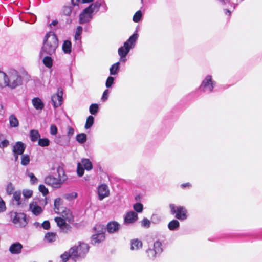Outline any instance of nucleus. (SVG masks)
Returning <instances> with one entry per match:
<instances>
[{"instance_id": "1", "label": "nucleus", "mask_w": 262, "mask_h": 262, "mask_svg": "<svg viewBox=\"0 0 262 262\" xmlns=\"http://www.w3.org/2000/svg\"><path fill=\"white\" fill-rule=\"evenodd\" d=\"M58 47V39L56 34L52 31L47 33L43 40L40 56H52L55 54Z\"/></svg>"}, {"instance_id": "2", "label": "nucleus", "mask_w": 262, "mask_h": 262, "mask_svg": "<svg viewBox=\"0 0 262 262\" xmlns=\"http://www.w3.org/2000/svg\"><path fill=\"white\" fill-rule=\"evenodd\" d=\"M1 74L5 86L13 90L23 84V78L16 70L10 69L6 72L1 71Z\"/></svg>"}, {"instance_id": "3", "label": "nucleus", "mask_w": 262, "mask_h": 262, "mask_svg": "<svg viewBox=\"0 0 262 262\" xmlns=\"http://www.w3.org/2000/svg\"><path fill=\"white\" fill-rule=\"evenodd\" d=\"M89 250V245L83 242H78V245H75L70 248L72 252V260L74 261L81 260L85 257Z\"/></svg>"}, {"instance_id": "4", "label": "nucleus", "mask_w": 262, "mask_h": 262, "mask_svg": "<svg viewBox=\"0 0 262 262\" xmlns=\"http://www.w3.org/2000/svg\"><path fill=\"white\" fill-rule=\"evenodd\" d=\"M100 5L101 4L99 2H96L84 9L79 15V23L82 24L91 21L93 18V13L99 11Z\"/></svg>"}, {"instance_id": "5", "label": "nucleus", "mask_w": 262, "mask_h": 262, "mask_svg": "<svg viewBox=\"0 0 262 262\" xmlns=\"http://www.w3.org/2000/svg\"><path fill=\"white\" fill-rule=\"evenodd\" d=\"M94 234L92 236V243L98 244L105 239V228L101 225H96L94 228Z\"/></svg>"}, {"instance_id": "6", "label": "nucleus", "mask_w": 262, "mask_h": 262, "mask_svg": "<svg viewBox=\"0 0 262 262\" xmlns=\"http://www.w3.org/2000/svg\"><path fill=\"white\" fill-rule=\"evenodd\" d=\"M216 85V82L212 79L211 75H207L202 81L199 89L204 93H210L213 92Z\"/></svg>"}, {"instance_id": "7", "label": "nucleus", "mask_w": 262, "mask_h": 262, "mask_svg": "<svg viewBox=\"0 0 262 262\" xmlns=\"http://www.w3.org/2000/svg\"><path fill=\"white\" fill-rule=\"evenodd\" d=\"M170 212L172 214H175V217L178 220L183 221L187 218V210L183 206H176L173 204H169Z\"/></svg>"}, {"instance_id": "8", "label": "nucleus", "mask_w": 262, "mask_h": 262, "mask_svg": "<svg viewBox=\"0 0 262 262\" xmlns=\"http://www.w3.org/2000/svg\"><path fill=\"white\" fill-rule=\"evenodd\" d=\"M11 217L13 223L18 227H24L28 224L26 215L24 213L11 212Z\"/></svg>"}, {"instance_id": "9", "label": "nucleus", "mask_w": 262, "mask_h": 262, "mask_svg": "<svg viewBox=\"0 0 262 262\" xmlns=\"http://www.w3.org/2000/svg\"><path fill=\"white\" fill-rule=\"evenodd\" d=\"M29 210L34 215L38 216L42 213L43 207L40 206L38 200H34L29 204Z\"/></svg>"}, {"instance_id": "10", "label": "nucleus", "mask_w": 262, "mask_h": 262, "mask_svg": "<svg viewBox=\"0 0 262 262\" xmlns=\"http://www.w3.org/2000/svg\"><path fill=\"white\" fill-rule=\"evenodd\" d=\"M45 183L53 188H59L61 187L63 182L60 178H55L52 175H49L45 178Z\"/></svg>"}, {"instance_id": "11", "label": "nucleus", "mask_w": 262, "mask_h": 262, "mask_svg": "<svg viewBox=\"0 0 262 262\" xmlns=\"http://www.w3.org/2000/svg\"><path fill=\"white\" fill-rule=\"evenodd\" d=\"M55 221L57 226L59 227L61 232L67 233L71 231V227L66 223V220L61 217H56L55 218Z\"/></svg>"}, {"instance_id": "12", "label": "nucleus", "mask_w": 262, "mask_h": 262, "mask_svg": "<svg viewBox=\"0 0 262 262\" xmlns=\"http://www.w3.org/2000/svg\"><path fill=\"white\" fill-rule=\"evenodd\" d=\"M63 92L60 88L58 89L56 94L52 96V101L55 108L58 107L62 103Z\"/></svg>"}, {"instance_id": "13", "label": "nucleus", "mask_w": 262, "mask_h": 262, "mask_svg": "<svg viewBox=\"0 0 262 262\" xmlns=\"http://www.w3.org/2000/svg\"><path fill=\"white\" fill-rule=\"evenodd\" d=\"M74 7L72 3L64 5L61 8V14L68 17H70L72 15L75 16L76 12L74 9Z\"/></svg>"}, {"instance_id": "14", "label": "nucleus", "mask_w": 262, "mask_h": 262, "mask_svg": "<svg viewBox=\"0 0 262 262\" xmlns=\"http://www.w3.org/2000/svg\"><path fill=\"white\" fill-rule=\"evenodd\" d=\"M99 199L102 200L104 198L108 196L110 194L108 188L106 185L102 184L98 188Z\"/></svg>"}, {"instance_id": "15", "label": "nucleus", "mask_w": 262, "mask_h": 262, "mask_svg": "<svg viewBox=\"0 0 262 262\" xmlns=\"http://www.w3.org/2000/svg\"><path fill=\"white\" fill-rule=\"evenodd\" d=\"M59 214H60L61 217L66 220L67 222L71 223L73 221V216L69 209L61 207Z\"/></svg>"}, {"instance_id": "16", "label": "nucleus", "mask_w": 262, "mask_h": 262, "mask_svg": "<svg viewBox=\"0 0 262 262\" xmlns=\"http://www.w3.org/2000/svg\"><path fill=\"white\" fill-rule=\"evenodd\" d=\"M120 228V225L118 222L112 221L107 224L105 230L106 229L109 233H114L117 232Z\"/></svg>"}, {"instance_id": "17", "label": "nucleus", "mask_w": 262, "mask_h": 262, "mask_svg": "<svg viewBox=\"0 0 262 262\" xmlns=\"http://www.w3.org/2000/svg\"><path fill=\"white\" fill-rule=\"evenodd\" d=\"M138 219V214L134 211L127 212L124 218V223L125 224H131L135 222Z\"/></svg>"}, {"instance_id": "18", "label": "nucleus", "mask_w": 262, "mask_h": 262, "mask_svg": "<svg viewBox=\"0 0 262 262\" xmlns=\"http://www.w3.org/2000/svg\"><path fill=\"white\" fill-rule=\"evenodd\" d=\"M25 148V144L20 141H18L13 146V153L21 154V155L24 153Z\"/></svg>"}, {"instance_id": "19", "label": "nucleus", "mask_w": 262, "mask_h": 262, "mask_svg": "<svg viewBox=\"0 0 262 262\" xmlns=\"http://www.w3.org/2000/svg\"><path fill=\"white\" fill-rule=\"evenodd\" d=\"M22 248L23 245L18 242H16L10 246L9 251L12 254H18L21 253Z\"/></svg>"}, {"instance_id": "20", "label": "nucleus", "mask_w": 262, "mask_h": 262, "mask_svg": "<svg viewBox=\"0 0 262 262\" xmlns=\"http://www.w3.org/2000/svg\"><path fill=\"white\" fill-rule=\"evenodd\" d=\"M132 49V46L128 45V42H124V46L119 48L118 54L120 56H126Z\"/></svg>"}, {"instance_id": "21", "label": "nucleus", "mask_w": 262, "mask_h": 262, "mask_svg": "<svg viewBox=\"0 0 262 262\" xmlns=\"http://www.w3.org/2000/svg\"><path fill=\"white\" fill-rule=\"evenodd\" d=\"M32 103L36 110H42L44 108V103L42 100L38 97L34 98L32 100Z\"/></svg>"}, {"instance_id": "22", "label": "nucleus", "mask_w": 262, "mask_h": 262, "mask_svg": "<svg viewBox=\"0 0 262 262\" xmlns=\"http://www.w3.org/2000/svg\"><path fill=\"white\" fill-rule=\"evenodd\" d=\"M142 247V242L141 241L136 238L130 241V249L132 250H138Z\"/></svg>"}, {"instance_id": "23", "label": "nucleus", "mask_w": 262, "mask_h": 262, "mask_svg": "<svg viewBox=\"0 0 262 262\" xmlns=\"http://www.w3.org/2000/svg\"><path fill=\"white\" fill-rule=\"evenodd\" d=\"M72 43L68 40H65L62 46V49L65 54H70L71 52Z\"/></svg>"}, {"instance_id": "24", "label": "nucleus", "mask_w": 262, "mask_h": 262, "mask_svg": "<svg viewBox=\"0 0 262 262\" xmlns=\"http://www.w3.org/2000/svg\"><path fill=\"white\" fill-rule=\"evenodd\" d=\"M80 163L86 170L89 171L93 168L92 163L88 159H82Z\"/></svg>"}, {"instance_id": "25", "label": "nucleus", "mask_w": 262, "mask_h": 262, "mask_svg": "<svg viewBox=\"0 0 262 262\" xmlns=\"http://www.w3.org/2000/svg\"><path fill=\"white\" fill-rule=\"evenodd\" d=\"M57 234L54 232H48L45 236V239L49 243H52L56 241Z\"/></svg>"}, {"instance_id": "26", "label": "nucleus", "mask_w": 262, "mask_h": 262, "mask_svg": "<svg viewBox=\"0 0 262 262\" xmlns=\"http://www.w3.org/2000/svg\"><path fill=\"white\" fill-rule=\"evenodd\" d=\"M153 249L160 254L163 251L162 244L160 241H156L153 245Z\"/></svg>"}, {"instance_id": "27", "label": "nucleus", "mask_w": 262, "mask_h": 262, "mask_svg": "<svg viewBox=\"0 0 262 262\" xmlns=\"http://www.w3.org/2000/svg\"><path fill=\"white\" fill-rule=\"evenodd\" d=\"M179 226L180 223L179 221L176 220H173L170 221L168 225V227L170 230H177Z\"/></svg>"}, {"instance_id": "28", "label": "nucleus", "mask_w": 262, "mask_h": 262, "mask_svg": "<svg viewBox=\"0 0 262 262\" xmlns=\"http://www.w3.org/2000/svg\"><path fill=\"white\" fill-rule=\"evenodd\" d=\"M9 123L11 127H16L18 126L19 122L14 115H11L9 117Z\"/></svg>"}, {"instance_id": "29", "label": "nucleus", "mask_w": 262, "mask_h": 262, "mask_svg": "<svg viewBox=\"0 0 262 262\" xmlns=\"http://www.w3.org/2000/svg\"><path fill=\"white\" fill-rule=\"evenodd\" d=\"M138 37V34L137 33L133 34L129 39L125 42H128V45L131 46L132 48L134 47L135 43Z\"/></svg>"}, {"instance_id": "30", "label": "nucleus", "mask_w": 262, "mask_h": 262, "mask_svg": "<svg viewBox=\"0 0 262 262\" xmlns=\"http://www.w3.org/2000/svg\"><path fill=\"white\" fill-rule=\"evenodd\" d=\"M62 200L60 198H58L56 199L54 201V210L56 213H59L60 210H61V208H60V205L62 204Z\"/></svg>"}, {"instance_id": "31", "label": "nucleus", "mask_w": 262, "mask_h": 262, "mask_svg": "<svg viewBox=\"0 0 262 262\" xmlns=\"http://www.w3.org/2000/svg\"><path fill=\"white\" fill-rule=\"evenodd\" d=\"M60 258L63 262H67L70 258L72 259V252L70 251V249L68 251H66L61 254Z\"/></svg>"}, {"instance_id": "32", "label": "nucleus", "mask_w": 262, "mask_h": 262, "mask_svg": "<svg viewBox=\"0 0 262 262\" xmlns=\"http://www.w3.org/2000/svg\"><path fill=\"white\" fill-rule=\"evenodd\" d=\"M30 133L31 140L33 142L36 141L38 140V139L40 137V135L38 131L37 130H31Z\"/></svg>"}, {"instance_id": "33", "label": "nucleus", "mask_w": 262, "mask_h": 262, "mask_svg": "<svg viewBox=\"0 0 262 262\" xmlns=\"http://www.w3.org/2000/svg\"><path fill=\"white\" fill-rule=\"evenodd\" d=\"M146 253L148 257L151 259H155L157 256L160 255L159 254H158V252H157L153 248L148 249L146 250Z\"/></svg>"}, {"instance_id": "34", "label": "nucleus", "mask_w": 262, "mask_h": 262, "mask_svg": "<svg viewBox=\"0 0 262 262\" xmlns=\"http://www.w3.org/2000/svg\"><path fill=\"white\" fill-rule=\"evenodd\" d=\"M120 65V62H118L113 64L110 69V74L115 75L117 74Z\"/></svg>"}, {"instance_id": "35", "label": "nucleus", "mask_w": 262, "mask_h": 262, "mask_svg": "<svg viewBox=\"0 0 262 262\" xmlns=\"http://www.w3.org/2000/svg\"><path fill=\"white\" fill-rule=\"evenodd\" d=\"M94 122V118L92 116H89L86 118V123L84 126L85 129H89L93 125Z\"/></svg>"}, {"instance_id": "36", "label": "nucleus", "mask_w": 262, "mask_h": 262, "mask_svg": "<svg viewBox=\"0 0 262 262\" xmlns=\"http://www.w3.org/2000/svg\"><path fill=\"white\" fill-rule=\"evenodd\" d=\"M49 56L47 55L42 60L43 64L48 68H51L53 65V60Z\"/></svg>"}, {"instance_id": "37", "label": "nucleus", "mask_w": 262, "mask_h": 262, "mask_svg": "<svg viewBox=\"0 0 262 262\" xmlns=\"http://www.w3.org/2000/svg\"><path fill=\"white\" fill-rule=\"evenodd\" d=\"M77 141L80 143L83 144L86 141V135L84 133L79 134L76 136Z\"/></svg>"}, {"instance_id": "38", "label": "nucleus", "mask_w": 262, "mask_h": 262, "mask_svg": "<svg viewBox=\"0 0 262 262\" xmlns=\"http://www.w3.org/2000/svg\"><path fill=\"white\" fill-rule=\"evenodd\" d=\"M38 143L41 147L48 146L50 144V140L47 138L39 139Z\"/></svg>"}, {"instance_id": "39", "label": "nucleus", "mask_w": 262, "mask_h": 262, "mask_svg": "<svg viewBox=\"0 0 262 262\" xmlns=\"http://www.w3.org/2000/svg\"><path fill=\"white\" fill-rule=\"evenodd\" d=\"M21 164L24 166L27 165L30 162V157L28 155H21Z\"/></svg>"}, {"instance_id": "40", "label": "nucleus", "mask_w": 262, "mask_h": 262, "mask_svg": "<svg viewBox=\"0 0 262 262\" xmlns=\"http://www.w3.org/2000/svg\"><path fill=\"white\" fill-rule=\"evenodd\" d=\"M99 106L97 104H92L89 108V111L92 115H95L98 111Z\"/></svg>"}, {"instance_id": "41", "label": "nucleus", "mask_w": 262, "mask_h": 262, "mask_svg": "<svg viewBox=\"0 0 262 262\" xmlns=\"http://www.w3.org/2000/svg\"><path fill=\"white\" fill-rule=\"evenodd\" d=\"M14 199L16 202V204L17 205H19L21 204L20 198H21V193L20 191H15L13 193V196Z\"/></svg>"}, {"instance_id": "42", "label": "nucleus", "mask_w": 262, "mask_h": 262, "mask_svg": "<svg viewBox=\"0 0 262 262\" xmlns=\"http://www.w3.org/2000/svg\"><path fill=\"white\" fill-rule=\"evenodd\" d=\"M77 196V193L76 192H73L64 194L63 197L68 201H71L76 198Z\"/></svg>"}, {"instance_id": "43", "label": "nucleus", "mask_w": 262, "mask_h": 262, "mask_svg": "<svg viewBox=\"0 0 262 262\" xmlns=\"http://www.w3.org/2000/svg\"><path fill=\"white\" fill-rule=\"evenodd\" d=\"M85 169L82 166L80 163H78L77 168V173L79 177H82L84 174V170Z\"/></svg>"}, {"instance_id": "44", "label": "nucleus", "mask_w": 262, "mask_h": 262, "mask_svg": "<svg viewBox=\"0 0 262 262\" xmlns=\"http://www.w3.org/2000/svg\"><path fill=\"white\" fill-rule=\"evenodd\" d=\"M133 208L136 212L141 213L143 211V206L140 203H136L134 205Z\"/></svg>"}, {"instance_id": "45", "label": "nucleus", "mask_w": 262, "mask_h": 262, "mask_svg": "<svg viewBox=\"0 0 262 262\" xmlns=\"http://www.w3.org/2000/svg\"><path fill=\"white\" fill-rule=\"evenodd\" d=\"M142 17V13L141 11H138L134 15L133 20L134 22H139Z\"/></svg>"}, {"instance_id": "46", "label": "nucleus", "mask_w": 262, "mask_h": 262, "mask_svg": "<svg viewBox=\"0 0 262 262\" xmlns=\"http://www.w3.org/2000/svg\"><path fill=\"white\" fill-rule=\"evenodd\" d=\"M39 190L42 193L43 195H46L48 193V189L43 185H40L39 186Z\"/></svg>"}, {"instance_id": "47", "label": "nucleus", "mask_w": 262, "mask_h": 262, "mask_svg": "<svg viewBox=\"0 0 262 262\" xmlns=\"http://www.w3.org/2000/svg\"><path fill=\"white\" fill-rule=\"evenodd\" d=\"M141 225L144 228H149L150 225V221L147 218H144L141 222Z\"/></svg>"}, {"instance_id": "48", "label": "nucleus", "mask_w": 262, "mask_h": 262, "mask_svg": "<svg viewBox=\"0 0 262 262\" xmlns=\"http://www.w3.org/2000/svg\"><path fill=\"white\" fill-rule=\"evenodd\" d=\"M28 176L30 178L31 184H34L37 183L38 180L33 173L30 172L28 174Z\"/></svg>"}, {"instance_id": "49", "label": "nucleus", "mask_w": 262, "mask_h": 262, "mask_svg": "<svg viewBox=\"0 0 262 262\" xmlns=\"http://www.w3.org/2000/svg\"><path fill=\"white\" fill-rule=\"evenodd\" d=\"M32 191L30 190L26 189L23 191V194L24 196L26 198H31L32 195Z\"/></svg>"}, {"instance_id": "50", "label": "nucleus", "mask_w": 262, "mask_h": 262, "mask_svg": "<svg viewBox=\"0 0 262 262\" xmlns=\"http://www.w3.org/2000/svg\"><path fill=\"white\" fill-rule=\"evenodd\" d=\"M57 127L54 124H52L50 126V133L52 135H56L57 133Z\"/></svg>"}, {"instance_id": "51", "label": "nucleus", "mask_w": 262, "mask_h": 262, "mask_svg": "<svg viewBox=\"0 0 262 262\" xmlns=\"http://www.w3.org/2000/svg\"><path fill=\"white\" fill-rule=\"evenodd\" d=\"M114 78L112 76H109L106 81V86L110 88L114 83Z\"/></svg>"}, {"instance_id": "52", "label": "nucleus", "mask_w": 262, "mask_h": 262, "mask_svg": "<svg viewBox=\"0 0 262 262\" xmlns=\"http://www.w3.org/2000/svg\"><path fill=\"white\" fill-rule=\"evenodd\" d=\"M14 186L12 183H10L8 184L7 187V192L8 194H11L14 190Z\"/></svg>"}, {"instance_id": "53", "label": "nucleus", "mask_w": 262, "mask_h": 262, "mask_svg": "<svg viewBox=\"0 0 262 262\" xmlns=\"http://www.w3.org/2000/svg\"><path fill=\"white\" fill-rule=\"evenodd\" d=\"M41 226L45 230H49L50 228V224L49 221H45L41 224Z\"/></svg>"}, {"instance_id": "54", "label": "nucleus", "mask_w": 262, "mask_h": 262, "mask_svg": "<svg viewBox=\"0 0 262 262\" xmlns=\"http://www.w3.org/2000/svg\"><path fill=\"white\" fill-rule=\"evenodd\" d=\"M108 93H109V91L108 90H106L104 91V92H103V95H102V100L103 101H105L107 98H108Z\"/></svg>"}, {"instance_id": "55", "label": "nucleus", "mask_w": 262, "mask_h": 262, "mask_svg": "<svg viewBox=\"0 0 262 262\" xmlns=\"http://www.w3.org/2000/svg\"><path fill=\"white\" fill-rule=\"evenodd\" d=\"M74 129L72 127H68V136L70 138L74 134Z\"/></svg>"}, {"instance_id": "56", "label": "nucleus", "mask_w": 262, "mask_h": 262, "mask_svg": "<svg viewBox=\"0 0 262 262\" xmlns=\"http://www.w3.org/2000/svg\"><path fill=\"white\" fill-rule=\"evenodd\" d=\"M82 30H83V29H82V27L78 26L76 28V31L75 34L81 35L82 32Z\"/></svg>"}, {"instance_id": "57", "label": "nucleus", "mask_w": 262, "mask_h": 262, "mask_svg": "<svg viewBox=\"0 0 262 262\" xmlns=\"http://www.w3.org/2000/svg\"><path fill=\"white\" fill-rule=\"evenodd\" d=\"M6 209L5 202L1 199V212L5 211Z\"/></svg>"}, {"instance_id": "58", "label": "nucleus", "mask_w": 262, "mask_h": 262, "mask_svg": "<svg viewBox=\"0 0 262 262\" xmlns=\"http://www.w3.org/2000/svg\"><path fill=\"white\" fill-rule=\"evenodd\" d=\"M181 186L182 188H185L186 187L190 188L191 187V185L189 183H186L182 184Z\"/></svg>"}, {"instance_id": "59", "label": "nucleus", "mask_w": 262, "mask_h": 262, "mask_svg": "<svg viewBox=\"0 0 262 262\" xmlns=\"http://www.w3.org/2000/svg\"><path fill=\"white\" fill-rule=\"evenodd\" d=\"M9 144V142L7 140H4V141L1 142V144L2 145L3 147H6Z\"/></svg>"}, {"instance_id": "60", "label": "nucleus", "mask_w": 262, "mask_h": 262, "mask_svg": "<svg viewBox=\"0 0 262 262\" xmlns=\"http://www.w3.org/2000/svg\"><path fill=\"white\" fill-rule=\"evenodd\" d=\"M75 40L76 41H80V40H81V35H78V34H76L75 35Z\"/></svg>"}, {"instance_id": "61", "label": "nucleus", "mask_w": 262, "mask_h": 262, "mask_svg": "<svg viewBox=\"0 0 262 262\" xmlns=\"http://www.w3.org/2000/svg\"><path fill=\"white\" fill-rule=\"evenodd\" d=\"M80 0H71L72 1V4L73 5V6L74 7H76L77 6V3Z\"/></svg>"}, {"instance_id": "62", "label": "nucleus", "mask_w": 262, "mask_h": 262, "mask_svg": "<svg viewBox=\"0 0 262 262\" xmlns=\"http://www.w3.org/2000/svg\"><path fill=\"white\" fill-rule=\"evenodd\" d=\"M58 24L57 20H53L51 24H50V27H52V26H55Z\"/></svg>"}, {"instance_id": "63", "label": "nucleus", "mask_w": 262, "mask_h": 262, "mask_svg": "<svg viewBox=\"0 0 262 262\" xmlns=\"http://www.w3.org/2000/svg\"><path fill=\"white\" fill-rule=\"evenodd\" d=\"M21 154H17L16 153H13V155L15 158V161H17L18 159V155H20Z\"/></svg>"}, {"instance_id": "64", "label": "nucleus", "mask_w": 262, "mask_h": 262, "mask_svg": "<svg viewBox=\"0 0 262 262\" xmlns=\"http://www.w3.org/2000/svg\"><path fill=\"white\" fill-rule=\"evenodd\" d=\"M34 226L35 227H36V228H38V227H41V224H40L39 223L37 222H35V223H34Z\"/></svg>"}]
</instances>
